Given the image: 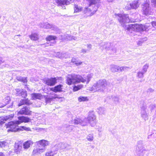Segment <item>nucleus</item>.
<instances>
[{
    "label": "nucleus",
    "instance_id": "1",
    "mask_svg": "<svg viewBox=\"0 0 156 156\" xmlns=\"http://www.w3.org/2000/svg\"><path fill=\"white\" fill-rule=\"evenodd\" d=\"M92 77L91 74H88L86 79H84L81 76L74 74H68L66 77V83L69 85H71L72 83L75 84L82 82L84 83L87 81V83H88Z\"/></svg>",
    "mask_w": 156,
    "mask_h": 156
},
{
    "label": "nucleus",
    "instance_id": "2",
    "mask_svg": "<svg viewBox=\"0 0 156 156\" xmlns=\"http://www.w3.org/2000/svg\"><path fill=\"white\" fill-rule=\"evenodd\" d=\"M152 27L150 26L149 23H147L144 25L142 24L139 25L137 24H130L126 26L125 29L129 31L128 33H133L135 31H149Z\"/></svg>",
    "mask_w": 156,
    "mask_h": 156
},
{
    "label": "nucleus",
    "instance_id": "3",
    "mask_svg": "<svg viewBox=\"0 0 156 156\" xmlns=\"http://www.w3.org/2000/svg\"><path fill=\"white\" fill-rule=\"evenodd\" d=\"M107 88V83L105 80H100L93 86L88 88V90L93 92L98 91L100 92H104Z\"/></svg>",
    "mask_w": 156,
    "mask_h": 156
},
{
    "label": "nucleus",
    "instance_id": "4",
    "mask_svg": "<svg viewBox=\"0 0 156 156\" xmlns=\"http://www.w3.org/2000/svg\"><path fill=\"white\" fill-rule=\"evenodd\" d=\"M115 16L119 23L122 25L126 23H129L130 22H133L136 21L135 19L131 20L130 19L128 14H115Z\"/></svg>",
    "mask_w": 156,
    "mask_h": 156
},
{
    "label": "nucleus",
    "instance_id": "5",
    "mask_svg": "<svg viewBox=\"0 0 156 156\" xmlns=\"http://www.w3.org/2000/svg\"><path fill=\"white\" fill-rule=\"evenodd\" d=\"M100 48L102 49H105L106 51H110L109 53L113 54L116 52V49L115 48L111 47V44L108 42H102L100 44Z\"/></svg>",
    "mask_w": 156,
    "mask_h": 156
},
{
    "label": "nucleus",
    "instance_id": "6",
    "mask_svg": "<svg viewBox=\"0 0 156 156\" xmlns=\"http://www.w3.org/2000/svg\"><path fill=\"white\" fill-rule=\"evenodd\" d=\"M96 116L95 115L93 111L90 112L88 114V115L87 118H85L87 120V124L88 123L92 126H94L96 123Z\"/></svg>",
    "mask_w": 156,
    "mask_h": 156
},
{
    "label": "nucleus",
    "instance_id": "7",
    "mask_svg": "<svg viewBox=\"0 0 156 156\" xmlns=\"http://www.w3.org/2000/svg\"><path fill=\"white\" fill-rule=\"evenodd\" d=\"M138 3V2L137 0L128 2L126 5L125 9L126 10L136 9L139 6Z\"/></svg>",
    "mask_w": 156,
    "mask_h": 156
},
{
    "label": "nucleus",
    "instance_id": "8",
    "mask_svg": "<svg viewBox=\"0 0 156 156\" xmlns=\"http://www.w3.org/2000/svg\"><path fill=\"white\" fill-rule=\"evenodd\" d=\"M142 8L143 13L145 15L147 16L152 15L153 14V10L150 7L148 2L147 1L144 3Z\"/></svg>",
    "mask_w": 156,
    "mask_h": 156
},
{
    "label": "nucleus",
    "instance_id": "9",
    "mask_svg": "<svg viewBox=\"0 0 156 156\" xmlns=\"http://www.w3.org/2000/svg\"><path fill=\"white\" fill-rule=\"evenodd\" d=\"M17 120L12 121L9 122L7 125V128H9L8 131L16 132L18 129Z\"/></svg>",
    "mask_w": 156,
    "mask_h": 156
},
{
    "label": "nucleus",
    "instance_id": "10",
    "mask_svg": "<svg viewBox=\"0 0 156 156\" xmlns=\"http://www.w3.org/2000/svg\"><path fill=\"white\" fill-rule=\"evenodd\" d=\"M40 27L41 28L51 29L56 31L58 29V28L55 26L47 23H41L40 25Z\"/></svg>",
    "mask_w": 156,
    "mask_h": 156
},
{
    "label": "nucleus",
    "instance_id": "11",
    "mask_svg": "<svg viewBox=\"0 0 156 156\" xmlns=\"http://www.w3.org/2000/svg\"><path fill=\"white\" fill-rule=\"evenodd\" d=\"M60 39L62 41L72 40L73 39L76 40L77 38L75 37L72 36L71 35L68 34H61L59 37Z\"/></svg>",
    "mask_w": 156,
    "mask_h": 156
},
{
    "label": "nucleus",
    "instance_id": "12",
    "mask_svg": "<svg viewBox=\"0 0 156 156\" xmlns=\"http://www.w3.org/2000/svg\"><path fill=\"white\" fill-rule=\"evenodd\" d=\"M57 79L56 78H46L44 80V83L45 84L50 86H53L57 83Z\"/></svg>",
    "mask_w": 156,
    "mask_h": 156
},
{
    "label": "nucleus",
    "instance_id": "13",
    "mask_svg": "<svg viewBox=\"0 0 156 156\" xmlns=\"http://www.w3.org/2000/svg\"><path fill=\"white\" fill-rule=\"evenodd\" d=\"M61 99L60 101H62V98L61 97H58L57 95H55L54 96H47L45 97V101L46 103H50L54 99Z\"/></svg>",
    "mask_w": 156,
    "mask_h": 156
},
{
    "label": "nucleus",
    "instance_id": "14",
    "mask_svg": "<svg viewBox=\"0 0 156 156\" xmlns=\"http://www.w3.org/2000/svg\"><path fill=\"white\" fill-rule=\"evenodd\" d=\"M14 150L17 154H20L22 151V144L20 142L16 143L14 145Z\"/></svg>",
    "mask_w": 156,
    "mask_h": 156
},
{
    "label": "nucleus",
    "instance_id": "15",
    "mask_svg": "<svg viewBox=\"0 0 156 156\" xmlns=\"http://www.w3.org/2000/svg\"><path fill=\"white\" fill-rule=\"evenodd\" d=\"M86 120L84 119L82 120L80 119L76 118L73 121V123L76 124H80L82 126H84L87 125V122L85 121Z\"/></svg>",
    "mask_w": 156,
    "mask_h": 156
},
{
    "label": "nucleus",
    "instance_id": "16",
    "mask_svg": "<svg viewBox=\"0 0 156 156\" xmlns=\"http://www.w3.org/2000/svg\"><path fill=\"white\" fill-rule=\"evenodd\" d=\"M14 115L12 114L10 115L0 117V125L5 123V121L7 120H10L13 117Z\"/></svg>",
    "mask_w": 156,
    "mask_h": 156
},
{
    "label": "nucleus",
    "instance_id": "17",
    "mask_svg": "<svg viewBox=\"0 0 156 156\" xmlns=\"http://www.w3.org/2000/svg\"><path fill=\"white\" fill-rule=\"evenodd\" d=\"M16 92V94L17 95L22 96V97L25 98L27 96V93L26 91L20 89H16L14 91Z\"/></svg>",
    "mask_w": 156,
    "mask_h": 156
},
{
    "label": "nucleus",
    "instance_id": "18",
    "mask_svg": "<svg viewBox=\"0 0 156 156\" xmlns=\"http://www.w3.org/2000/svg\"><path fill=\"white\" fill-rule=\"evenodd\" d=\"M147 108V106L145 105H143L141 107V115L145 120L147 119L148 117L146 111Z\"/></svg>",
    "mask_w": 156,
    "mask_h": 156
},
{
    "label": "nucleus",
    "instance_id": "19",
    "mask_svg": "<svg viewBox=\"0 0 156 156\" xmlns=\"http://www.w3.org/2000/svg\"><path fill=\"white\" fill-rule=\"evenodd\" d=\"M18 118L19 119V120H17L18 124H19L23 122L27 123L30 121V118L27 117L21 116H19Z\"/></svg>",
    "mask_w": 156,
    "mask_h": 156
},
{
    "label": "nucleus",
    "instance_id": "20",
    "mask_svg": "<svg viewBox=\"0 0 156 156\" xmlns=\"http://www.w3.org/2000/svg\"><path fill=\"white\" fill-rule=\"evenodd\" d=\"M37 145L39 147H45L46 146H47L49 144V142L48 141L44 140H42L36 142Z\"/></svg>",
    "mask_w": 156,
    "mask_h": 156
},
{
    "label": "nucleus",
    "instance_id": "21",
    "mask_svg": "<svg viewBox=\"0 0 156 156\" xmlns=\"http://www.w3.org/2000/svg\"><path fill=\"white\" fill-rule=\"evenodd\" d=\"M31 112L30 110L28 107H25L23 108L19 112L18 114L19 115L25 114L29 115L31 114Z\"/></svg>",
    "mask_w": 156,
    "mask_h": 156
},
{
    "label": "nucleus",
    "instance_id": "22",
    "mask_svg": "<svg viewBox=\"0 0 156 156\" xmlns=\"http://www.w3.org/2000/svg\"><path fill=\"white\" fill-rule=\"evenodd\" d=\"M10 100V98L9 96H7L4 99H3L2 103H0V108L3 107L9 104Z\"/></svg>",
    "mask_w": 156,
    "mask_h": 156
},
{
    "label": "nucleus",
    "instance_id": "23",
    "mask_svg": "<svg viewBox=\"0 0 156 156\" xmlns=\"http://www.w3.org/2000/svg\"><path fill=\"white\" fill-rule=\"evenodd\" d=\"M62 86L61 84L57 85L54 87L50 88V90L55 93L62 91Z\"/></svg>",
    "mask_w": 156,
    "mask_h": 156
},
{
    "label": "nucleus",
    "instance_id": "24",
    "mask_svg": "<svg viewBox=\"0 0 156 156\" xmlns=\"http://www.w3.org/2000/svg\"><path fill=\"white\" fill-rule=\"evenodd\" d=\"M44 148H36L34 149L32 152L33 154H38L42 153L45 151Z\"/></svg>",
    "mask_w": 156,
    "mask_h": 156
},
{
    "label": "nucleus",
    "instance_id": "25",
    "mask_svg": "<svg viewBox=\"0 0 156 156\" xmlns=\"http://www.w3.org/2000/svg\"><path fill=\"white\" fill-rule=\"evenodd\" d=\"M33 144V142L30 140L25 142L23 144V148L25 149H27L30 147V146L32 145Z\"/></svg>",
    "mask_w": 156,
    "mask_h": 156
},
{
    "label": "nucleus",
    "instance_id": "26",
    "mask_svg": "<svg viewBox=\"0 0 156 156\" xmlns=\"http://www.w3.org/2000/svg\"><path fill=\"white\" fill-rule=\"evenodd\" d=\"M143 142L142 140H140L137 142V146L136 147V151L139 152L141 151V150L143 147Z\"/></svg>",
    "mask_w": 156,
    "mask_h": 156
},
{
    "label": "nucleus",
    "instance_id": "27",
    "mask_svg": "<svg viewBox=\"0 0 156 156\" xmlns=\"http://www.w3.org/2000/svg\"><path fill=\"white\" fill-rule=\"evenodd\" d=\"M56 2L59 5H68L70 2L67 0H55Z\"/></svg>",
    "mask_w": 156,
    "mask_h": 156
},
{
    "label": "nucleus",
    "instance_id": "28",
    "mask_svg": "<svg viewBox=\"0 0 156 156\" xmlns=\"http://www.w3.org/2000/svg\"><path fill=\"white\" fill-rule=\"evenodd\" d=\"M57 39V37L54 36L49 35L46 38V40L47 41H53V44H55L56 43V41L55 40Z\"/></svg>",
    "mask_w": 156,
    "mask_h": 156
},
{
    "label": "nucleus",
    "instance_id": "29",
    "mask_svg": "<svg viewBox=\"0 0 156 156\" xmlns=\"http://www.w3.org/2000/svg\"><path fill=\"white\" fill-rule=\"evenodd\" d=\"M29 100L28 99H23L20 100V102L18 105V106L19 107L24 104L29 105Z\"/></svg>",
    "mask_w": 156,
    "mask_h": 156
},
{
    "label": "nucleus",
    "instance_id": "30",
    "mask_svg": "<svg viewBox=\"0 0 156 156\" xmlns=\"http://www.w3.org/2000/svg\"><path fill=\"white\" fill-rule=\"evenodd\" d=\"M32 99H40L42 97V95L39 93H33L31 94Z\"/></svg>",
    "mask_w": 156,
    "mask_h": 156
},
{
    "label": "nucleus",
    "instance_id": "31",
    "mask_svg": "<svg viewBox=\"0 0 156 156\" xmlns=\"http://www.w3.org/2000/svg\"><path fill=\"white\" fill-rule=\"evenodd\" d=\"M110 69L111 71L113 73L119 71V66L114 65L110 66Z\"/></svg>",
    "mask_w": 156,
    "mask_h": 156
},
{
    "label": "nucleus",
    "instance_id": "32",
    "mask_svg": "<svg viewBox=\"0 0 156 156\" xmlns=\"http://www.w3.org/2000/svg\"><path fill=\"white\" fill-rule=\"evenodd\" d=\"M30 39L33 41H37L39 39L38 35L36 33H33L30 35L29 36Z\"/></svg>",
    "mask_w": 156,
    "mask_h": 156
},
{
    "label": "nucleus",
    "instance_id": "33",
    "mask_svg": "<svg viewBox=\"0 0 156 156\" xmlns=\"http://www.w3.org/2000/svg\"><path fill=\"white\" fill-rule=\"evenodd\" d=\"M91 10L90 9L88 8H85L84 10V12L85 14H86V16H92L94 13L91 12Z\"/></svg>",
    "mask_w": 156,
    "mask_h": 156
},
{
    "label": "nucleus",
    "instance_id": "34",
    "mask_svg": "<svg viewBox=\"0 0 156 156\" xmlns=\"http://www.w3.org/2000/svg\"><path fill=\"white\" fill-rule=\"evenodd\" d=\"M74 9L75 12H80L82 10V7L80 5H74Z\"/></svg>",
    "mask_w": 156,
    "mask_h": 156
},
{
    "label": "nucleus",
    "instance_id": "35",
    "mask_svg": "<svg viewBox=\"0 0 156 156\" xmlns=\"http://www.w3.org/2000/svg\"><path fill=\"white\" fill-rule=\"evenodd\" d=\"M71 62L72 63L75 64L76 66H79L81 65L82 62L80 61L77 60L75 58H73L71 60Z\"/></svg>",
    "mask_w": 156,
    "mask_h": 156
},
{
    "label": "nucleus",
    "instance_id": "36",
    "mask_svg": "<svg viewBox=\"0 0 156 156\" xmlns=\"http://www.w3.org/2000/svg\"><path fill=\"white\" fill-rule=\"evenodd\" d=\"M78 100L79 102L86 101L88 100L87 98L81 96L78 98Z\"/></svg>",
    "mask_w": 156,
    "mask_h": 156
},
{
    "label": "nucleus",
    "instance_id": "37",
    "mask_svg": "<svg viewBox=\"0 0 156 156\" xmlns=\"http://www.w3.org/2000/svg\"><path fill=\"white\" fill-rule=\"evenodd\" d=\"M112 100L114 102L115 104H117L119 103V98L115 95H113L112 96Z\"/></svg>",
    "mask_w": 156,
    "mask_h": 156
},
{
    "label": "nucleus",
    "instance_id": "38",
    "mask_svg": "<svg viewBox=\"0 0 156 156\" xmlns=\"http://www.w3.org/2000/svg\"><path fill=\"white\" fill-rule=\"evenodd\" d=\"M98 112L99 114H104L105 113V110L104 108L100 107L98 109Z\"/></svg>",
    "mask_w": 156,
    "mask_h": 156
},
{
    "label": "nucleus",
    "instance_id": "39",
    "mask_svg": "<svg viewBox=\"0 0 156 156\" xmlns=\"http://www.w3.org/2000/svg\"><path fill=\"white\" fill-rule=\"evenodd\" d=\"M130 68L129 67L126 66H122L120 67L119 66V71L120 72L123 71H127L129 69H130Z\"/></svg>",
    "mask_w": 156,
    "mask_h": 156
},
{
    "label": "nucleus",
    "instance_id": "40",
    "mask_svg": "<svg viewBox=\"0 0 156 156\" xmlns=\"http://www.w3.org/2000/svg\"><path fill=\"white\" fill-rule=\"evenodd\" d=\"M64 53H60V52H57L56 54V56L61 59L64 58Z\"/></svg>",
    "mask_w": 156,
    "mask_h": 156
},
{
    "label": "nucleus",
    "instance_id": "41",
    "mask_svg": "<svg viewBox=\"0 0 156 156\" xmlns=\"http://www.w3.org/2000/svg\"><path fill=\"white\" fill-rule=\"evenodd\" d=\"M87 140L89 141H92L94 139V135L92 134H89L87 136Z\"/></svg>",
    "mask_w": 156,
    "mask_h": 156
},
{
    "label": "nucleus",
    "instance_id": "42",
    "mask_svg": "<svg viewBox=\"0 0 156 156\" xmlns=\"http://www.w3.org/2000/svg\"><path fill=\"white\" fill-rule=\"evenodd\" d=\"M65 127L67 129V130L68 132H70L73 128V126L72 125H66Z\"/></svg>",
    "mask_w": 156,
    "mask_h": 156
},
{
    "label": "nucleus",
    "instance_id": "43",
    "mask_svg": "<svg viewBox=\"0 0 156 156\" xmlns=\"http://www.w3.org/2000/svg\"><path fill=\"white\" fill-rule=\"evenodd\" d=\"M55 154V153L54 152L52 151H49L46 153L45 156H54V155Z\"/></svg>",
    "mask_w": 156,
    "mask_h": 156
},
{
    "label": "nucleus",
    "instance_id": "44",
    "mask_svg": "<svg viewBox=\"0 0 156 156\" xmlns=\"http://www.w3.org/2000/svg\"><path fill=\"white\" fill-rule=\"evenodd\" d=\"M82 87V85L75 86L73 87V91H77L81 89Z\"/></svg>",
    "mask_w": 156,
    "mask_h": 156
},
{
    "label": "nucleus",
    "instance_id": "45",
    "mask_svg": "<svg viewBox=\"0 0 156 156\" xmlns=\"http://www.w3.org/2000/svg\"><path fill=\"white\" fill-rule=\"evenodd\" d=\"M149 65L148 64H146L143 67L142 71L144 73H146L147 70L148 68Z\"/></svg>",
    "mask_w": 156,
    "mask_h": 156
},
{
    "label": "nucleus",
    "instance_id": "46",
    "mask_svg": "<svg viewBox=\"0 0 156 156\" xmlns=\"http://www.w3.org/2000/svg\"><path fill=\"white\" fill-rule=\"evenodd\" d=\"M145 73L142 72H139L137 73V76L139 78H143L144 77V74Z\"/></svg>",
    "mask_w": 156,
    "mask_h": 156
},
{
    "label": "nucleus",
    "instance_id": "47",
    "mask_svg": "<svg viewBox=\"0 0 156 156\" xmlns=\"http://www.w3.org/2000/svg\"><path fill=\"white\" fill-rule=\"evenodd\" d=\"M6 145V143L5 141H0V147H4Z\"/></svg>",
    "mask_w": 156,
    "mask_h": 156
},
{
    "label": "nucleus",
    "instance_id": "48",
    "mask_svg": "<svg viewBox=\"0 0 156 156\" xmlns=\"http://www.w3.org/2000/svg\"><path fill=\"white\" fill-rule=\"evenodd\" d=\"M21 129L23 130H25L27 131H29L30 130V128L29 127H27L24 126H22L21 127Z\"/></svg>",
    "mask_w": 156,
    "mask_h": 156
},
{
    "label": "nucleus",
    "instance_id": "49",
    "mask_svg": "<svg viewBox=\"0 0 156 156\" xmlns=\"http://www.w3.org/2000/svg\"><path fill=\"white\" fill-rule=\"evenodd\" d=\"M87 47L88 48L87 50H88V51L89 52L91 48L92 45L91 44H87Z\"/></svg>",
    "mask_w": 156,
    "mask_h": 156
},
{
    "label": "nucleus",
    "instance_id": "50",
    "mask_svg": "<svg viewBox=\"0 0 156 156\" xmlns=\"http://www.w3.org/2000/svg\"><path fill=\"white\" fill-rule=\"evenodd\" d=\"M151 25L154 28H156V21H153L151 22Z\"/></svg>",
    "mask_w": 156,
    "mask_h": 156
},
{
    "label": "nucleus",
    "instance_id": "51",
    "mask_svg": "<svg viewBox=\"0 0 156 156\" xmlns=\"http://www.w3.org/2000/svg\"><path fill=\"white\" fill-rule=\"evenodd\" d=\"M21 82H23L24 83H26L27 82L26 78L23 77Z\"/></svg>",
    "mask_w": 156,
    "mask_h": 156
},
{
    "label": "nucleus",
    "instance_id": "52",
    "mask_svg": "<svg viewBox=\"0 0 156 156\" xmlns=\"http://www.w3.org/2000/svg\"><path fill=\"white\" fill-rule=\"evenodd\" d=\"M64 54H65L64 56H65V57H64V58H68L70 56L67 53H64Z\"/></svg>",
    "mask_w": 156,
    "mask_h": 156
},
{
    "label": "nucleus",
    "instance_id": "53",
    "mask_svg": "<svg viewBox=\"0 0 156 156\" xmlns=\"http://www.w3.org/2000/svg\"><path fill=\"white\" fill-rule=\"evenodd\" d=\"M88 50H87V49H82L81 51V52L83 53H85L88 52Z\"/></svg>",
    "mask_w": 156,
    "mask_h": 156
},
{
    "label": "nucleus",
    "instance_id": "54",
    "mask_svg": "<svg viewBox=\"0 0 156 156\" xmlns=\"http://www.w3.org/2000/svg\"><path fill=\"white\" fill-rule=\"evenodd\" d=\"M59 145L60 146H61V149H63L64 148H65V146H64V144H63V143H61L59 144Z\"/></svg>",
    "mask_w": 156,
    "mask_h": 156
},
{
    "label": "nucleus",
    "instance_id": "55",
    "mask_svg": "<svg viewBox=\"0 0 156 156\" xmlns=\"http://www.w3.org/2000/svg\"><path fill=\"white\" fill-rule=\"evenodd\" d=\"M152 2L153 3L154 7L156 8V0H152Z\"/></svg>",
    "mask_w": 156,
    "mask_h": 156
},
{
    "label": "nucleus",
    "instance_id": "56",
    "mask_svg": "<svg viewBox=\"0 0 156 156\" xmlns=\"http://www.w3.org/2000/svg\"><path fill=\"white\" fill-rule=\"evenodd\" d=\"M4 60L2 58L0 57V64H1L4 62Z\"/></svg>",
    "mask_w": 156,
    "mask_h": 156
},
{
    "label": "nucleus",
    "instance_id": "57",
    "mask_svg": "<svg viewBox=\"0 0 156 156\" xmlns=\"http://www.w3.org/2000/svg\"><path fill=\"white\" fill-rule=\"evenodd\" d=\"M22 78H23V77H17V79L18 80L21 81L22 79Z\"/></svg>",
    "mask_w": 156,
    "mask_h": 156
},
{
    "label": "nucleus",
    "instance_id": "58",
    "mask_svg": "<svg viewBox=\"0 0 156 156\" xmlns=\"http://www.w3.org/2000/svg\"><path fill=\"white\" fill-rule=\"evenodd\" d=\"M148 91L150 92H153L154 91V90L151 88H150L148 89Z\"/></svg>",
    "mask_w": 156,
    "mask_h": 156
},
{
    "label": "nucleus",
    "instance_id": "59",
    "mask_svg": "<svg viewBox=\"0 0 156 156\" xmlns=\"http://www.w3.org/2000/svg\"><path fill=\"white\" fill-rule=\"evenodd\" d=\"M0 156H5L3 153L0 152Z\"/></svg>",
    "mask_w": 156,
    "mask_h": 156
},
{
    "label": "nucleus",
    "instance_id": "60",
    "mask_svg": "<svg viewBox=\"0 0 156 156\" xmlns=\"http://www.w3.org/2000/svg\"><path fill=\"white\" fill-rule=\"evenodd\" d=\"M151 135H148V139L150 138H151Z\"/></svg>",
    "mask_w": 156,
    "mask_h": 156
},
{
    "label": "nucleus",
    "instance_id": "61",
    "mask_svg": "<svg viewBox=\"0 0 156 156\" xmlns=\"http://www.w3.org/2000/svg\"><path fill=\"white\" fill-rule=\"evenodd\" d=\"M49 45H50V46L53 45V44H49Z\"/></svg>",
    "mask_w": 156,
    "mask_h": 156
},
{
    "label": "nucleus",
    "instance_id": "62",
    "mask_svg": "<svg viewBox=\"0 0 156 156\" xmlns=\"http://www.w3.org/2000/svg\"><path fill=\"white\" fill-rule=\"evenodd\" d=\"M153 106H154L153 105H151L150 106V107H153Z\"/></svg>",
    "mask_w": 156,
    "mask_h": 156
},
{
    "label": "nucleus",
    "instance_id": "63",
    "mask_svg": "<svg viewBox=\"0 0 156 156\" xmlns=\"http://www.w3.org/2000/svg\"><path fill=\"white\" fill-rule=\"evenodd\" d=\"M50 94H52V95L53 94L51 93H50Z\"/></svg>",
    "mask_w": 156,
    "mask_h": 156
},
{
    "label": "nucleus",
    "instance_id": "64",
    "mask_svg": "<svg viewBox=\"0 0 156 156\" xmlns=\"http://www.w3.org/2000/svg\"><path fill=\"white\" fill-rule=\"evenodd\" d=\"M131 36L133 35L132 34H130Z\"/></svg>",
    "mask_w": 156,
    "mask_h": 156
}]
</instances>
